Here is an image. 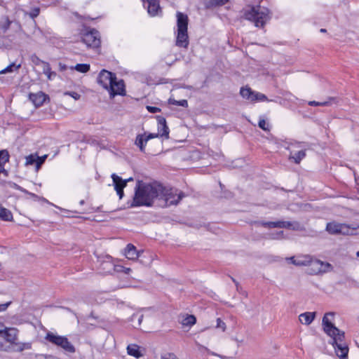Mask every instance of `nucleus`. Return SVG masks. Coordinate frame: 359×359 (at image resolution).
<instances>
[{
    "label": "nucleus",
    "instance_id": "nucleus-38",
    "mask_svg": "<svg viewBox=\"0 0 359 359\" xmlns=\"http://www.w3.org/2000/svg\"><path fill=\"white\" fill-rule=\"evenodd\" d=\"M30 60L34 65H40L41 64L43 65L45 61L41 60L35 53H33L30 55Z\"/></svg>",
    "mask_w": 359,
    "mask_h": 359
},
{
    "label": "nucleus",
    "instance_id": "nucleus-60",
    "mask_svg": "<svg viewBox=\"0 0 359 359\" xmlns=\"http://www.w3.org/2000/svg\"><path fill=\"white\" fill-rule=\"evenodd\" d=\"M24 349H25V346H23V344H22V345H21V346L19 347V348H18V350H19L20 351H23Z\"/></svg>",
    "mask_w": 359,
    "mask_h": 359
},
{
    "label": "nucleus",
    "instance_id": "nucleus-21",
    "mask_svg": "<svg viewBox=\"0 0 359 359\" xmlns=\"http://www.w3.org/2000/svg\"><path fill=\"white\" fill-rule=\"evenodd\" d=\"M282 228L291 229L294 231H302L304 229L303 226L299 222H285L283 221Z\"/></svg>",
    "mask_w": 359,
    "mask_h": 359
},
{
    "label": "nucleus",
    "instance_id": "nucleus-32",
    "mask_svg": "<svg viewBox=\"0 0 359 359\" xmlns=\"http://www.w3.org/2000/svg\"><path fill=\"white\" fill-rule=\"evenodd\" d=\"M196 323V318L194 315H187L182 320V325L184 326H192Z\"/></svg>",
    "mask_w": 359,
    "mask_h": 359
},
{
    "label": "nucleus",
    "instance_id": "nucleus-19",
    "mask_svg": "<svg viewBox=\"0 0 359 359\" xmlns=\"http://www.w3.org/2000/svg\"><path fill=\"white\" fill-rule=\"evenodd\" d=\"M125 255L129 259H135L140 256V252L133 244L129 243L125 248Z\"/></svg>",
    "mask_w": 359,
    "mask_h": 359
},
{
    "label": "nucleus",
    "instance_id": "nucleus-3",
    "mask_svg": "<svg viewBox=\"0 0 359 359\" xmlns=\"http://www.w3.org/2000/svg\"><path fill=\"white\" fill-rule=\"evenodd\" d=\"M176 17L177 27L176 46L182 48H187L189 45V18L187 14L180 11L177 12Z\"/></svg>",
    "mask_w": 359,
    "mask_h": 359
},
{
    "label": "nucleus",
    "instance_id": "nucleus-37",
    "mask_svg": "<svg viewBox=\"0 0 359 359\" xmlns=\"http://www.w3.org/2000/svg\"><path fill=\"white\" fill-rule=\"evenodd\" d=\"M40 13V8L39 7H34L31 9V11L27 13L25 12L26 15H28L32 19H34L36 18Z\"/></svg>",
    "mask_w": 359,
    "mask_h": 359
},
{
    "label": "nucleus",
    "instance_id": "nucleus-4",
    "mask_svg": "<svg viewBox=\"0 0 359 359\" xmlns=\"http://www.w3.org/2000/svg\"><path fill=\"white\" fill-rule=\"evenodd\" d=\"M334 315L332 312L326 313L322 320V325L324 332L331 337V344L335 345L339 343H345V333L344 331L340 330L337 328L332 322L329 320L328 316Z\"/></svg>",
    "mask_w": 359,
    "mask_h": 359
},
{
    "label": "nucleus",
    "instance_id": "nucleus-23",
    "mask_svg": "<svg viewBox=\"0 0 359 359\" xmlns=\"http://www.w3.org/2000/svg\"><path fill=\"white\" fill-rule=\"evenodd\" d=\"M337 97H330L325 102H316V101H310L309 102V105L310 106H329L331 105L332 103H337Z\"/></svg>",
    "mask_w": 359,
    "mask_h": 359
},
{
    "label": "nucleus",
    "instance_id": "nucleus-33",
    "mask_svg": "<svg viewBox=\"0 0 359 359\" xmlns=\"http://www.w3.org/2000/svg\"><path fill=\"white\" fill-rule=\"evenodd\" d=\"M43 73L48 76V79H51L52 75H56L55 72H51L50 65L47 62H43Z\"/></svg>",
    "mask_w": 359,
    "mask_h": 359
},
{
    "label": "nucleus",
    "instance_id": "nucleus-28",
    "mask_svg": "<svg viewBox=\"0 0 359 359\" xmlns=\"http://www.w3.org/2000/svg\"><path fill=\"white\" fill-rule=\"evenodd\" d=\"M309 262H311V257L305 256L303 257L297 258V260H294L293 264L298 266H309Z\"/></svg>",
    "mask_w": 359,
    "mask_h": 359
},
{
    "label": "nucleus",
    "instance_id": "nucleus-51",
    "mask_svg": "<svg viewBox=\"0 0 359 359\" xmlns=\"http://www.w3.org/2000/svg\"><path fill=\"white\" fill-rule=\"evenodd\" d=\"M25 194L29 195L34 200H38L39 198V196H37L36 194H35L34 193L29 192V191H28V193H25Z\"/></svg>",
    "mask_w": 359,
    "mask_h": 359
},
{
    "label": "nucleus",
    "instance_id": "nucleus-44",
    "mask_svg": "<svg viewBox=\"0 0 359 359\" xmlns=\"http://www.w3.org/2000/svg\"><path fill=\"white\" fill-rule=\"evenodd\" d=\"M216 327L222 329V331H225V330H226V324H225V323L223 320H221V318H218L217 319Z\"/></svg>",
    "mask_w": 359,
    "mask_h": 359
},
{
    "label": "nucleus",
    "instance_id": "nucleus-5",
    "mask_svg": "<svg viewBox=\"0 0 359 359\" xmlns=\"http://www.w3.org/2000/svg\"><path fill=\"white\" fill-rule=\"evenodd\" d=\"M307 143L305 142H290L286 148L290 150L289 159L296 164H299L301 161L306 156V149Z\"/></svg>",
    "mask_w": 359,
    "mask_h": 359
},
{
    "label": "nucleus",
    "instance_id": "nucleus-14",
    "mask_svg": "<svg viewBox=\"0 0 359 359\" xmlns=\"http://www.w3.org/2000/svg\"><path fill=\"white\" fill-rule=\"evenodd\" d=\"M156 119L158 121V133H159L160 137L168 139L170 130L167 126L165 118L161 116H157Z\"/></svg>",
    "mask_w": 359,
    "mask_h": 359
},
{
    "label": "nucleus",
    "instance_id": "nucleus-24",
    "mask_svg": "<svg viewBox=\"0 0 359 359\" xmlns=\"http://www.w3.org/2000/svg\"><path fill=\"white\" fill-rule=\"evenodd\" d=\"M254 92L255 91L249 87H242L240 90V94L243 98L253 102Z\"/></svg>",
    "mask_w": 359,
    "mask_h": 359
},
{
    "label": "nucleus",
    "instance_id": "nucleus-54",
    "mask_svg": "<svg viewBox=\"0 0 359 359\" xmlns=\"http://www.w3.org/2000/svg\"><path fill=\"white\" fill-rule=\"evenodd\" d=\"M6 326L4 325V323H0V335L1 334V333H3V332L6 329Z\"/></svg>",
    "mask_w": 359,
    "mask_h": 359
},
{
    "label": "nucleus",
    "instance_id": "nucleus-52",
    "mask_svg": "<svg viewBox=\"0 0 359 359\" xmlns=\"http://www.w3.org/2000/svg\"><path fill=\"white\" fill-rule=\"evenodd\" d=\"M111 180H123L121 177H119L115 173L111 175Z\"/></svg>",
    "mask_w": 359,
    "mask_h": 359
},
{
    "label": "nucleus",
    "instance_id": "nucleus-39",
    "mask_svg": "<svg viewBox=\"0 0 359 359\" xmlns=\"http://www.w3.org/2000/svg\"><path fill=\"white\" fill-rule=\"evenodd\" d=\"M258 126L264 131H269L270 130L269 124L264 119H260L259 121Z\"/></svg>",
    "mask_w": 359,
    "mask_h": 359
},
{
    "label": "nucleus",
    "instance_id": "nucleus-53",
    "mask_svg": "<svg viewBox=\"0 0 359 359\" xmlns=\"http://www.w3.org/2000/svg\"><path fill=\"white\" fill-rule=\"evenodd\" d=\"M38 200L41 201H43L44 203H46L48 204L53 205L52 203L49 202L46 198H45L43 197L39 196Z\"/></svg>",
    "mask_w": 359,
    "mask_h": 359
},
{
    "label": "nucleus",
    "instance_id": "nucleus-25",
    "mask_svg": "<svg viewBox=\"0 0 359 359\" xmlns=\"http://www.w3.org/2000/svg\"><path fill=\"white\" fill-rule=\"evenodd\" d=\"M21 67V63L16 64L15 62H12L6 68L0 71V74H7L12 73L14 72H18V69Z\"/></svg>",
    "mask_w": 359,
    "mask_h": 359
},
{
    "label": "nucleus",
    "instance_id": "nucleus-64",
    "mask_svg": "<svg viewBox=\"0 0 359 359\" xmlns=\"http://www.w3.org/2000/svg\"><path fill=\"white\" fill-rule=\"evenodd\" d=\"M84 203H85L84 200H81V201L79 202V204H80V205H84Z\"/></svg>",
    "mask_w": 359,
    "mask_h": 359
},
{
    "label": "nucleus",
    "instance_id": "nucleus-11",
    "mask_svg": "<svg viewBox=\"0 0 359 359\" xmlns=\"http://www.w3.org/2000/svg\"><path fill=\"white\" fill-rule=\"evenodd\" d=\"M108 91L111 97H114L116 95H125L126 87L123 80H117L116 78V81L113 82Z\"/></svg>",
    "mask_w": 359,
    "mask_h": 359
},
{
    "label": "nucleus",
    "instance_id": "nucleus-58",
    "mask_svg": "<svg viewBox=\"0 0 359 359\" xmlns=\"http://www.w3.org/2000/svg\"><path fill=\"white\" fill-rule=\"evenodd\" d=\"M123 269H124V270H123V271H124V272H125L126 273H129V271H130V268H123Z\"/></svg>",
    "mask_w": 359,
    "mask_h": 359
},
{
    "label": "nucleus",
    "instance_id": "nucleus-31",
    "mask_svg": "<svg viewBox=\"0 0 359 359\" xmlns=\"http://www.w3.org/2000/svg\"><path fill=\"white\" fill-rule=\"evenodd\" d=\"M90 65L86 63L76 64L74 67H72V69L81 73H87L90 70Z\"/></svg>",
    "mask_w": 359,
    "mask_h": 359
},
{
    "label": "nucleus",
    "instance_id": "nucleus-22",
    "mask_svg": "<svg viewBox=\"0 0 359 359\" xmlns=\"http://www.w3.org/2000/svg\"><path fill=\"white\" fill-rule=\"evenodd\" d=\"M127 353L128 355L139 358L142 356L141 351H140V346L136 344H130L127 347Z\"/></svg>",
    "mask_w": 359,
    "mask_h": 359
},
{
    "label": "nucleus",
    "instance_id": "nucleus-30",
    "mask_svg": "<svg viewBox=\"0 0 359 359\" xmlns=\"http://www.w3.org/2000/svg\"><path fill=\"white\" fill-rule=\"evenodd\" d=\"M320 264H322V261L317 259H313L311 257V262H309V266H311L312 271L316 274H319L320 272H318V269H320Z\"/></svg>",
    "mask_w": 359,
    "mask_h": 359
},
{
    "label": "nucleus",
    "instance_id": "nucleus-43",
    "mask_svg": "<svg viewBox=\"0 0 359 359\" xmlns=\"http://www.w3.org/2000/svg\"><path fill=\"white\" fill-rule=\"evenodd\" d=\"M65 95H69L73 97L74 100H78L81 97V95L74 91H67L65 93Z\"/></svg>",
    "mask_w": 359,
    "mask_h": 359
},
{
    "label": "nucleus",
    "instance_id": "nucleus-18",
    "mask_svg": "<svg viewBox=\"0 0 359 359\" xmlns=\"http://www.w3.org/2000/svg\"><path fill=\"white\" fill-rule=\"evenodd\" d=\"M316 312H305L299 316V320L302 324L310 325L315 319Z\"/></svg>",
    "mask_w": 359,
    "mask_h": 359
},
{
    "label": "nucleus",
    "instance_id": "nucleus-20",
    "mask_svg": "<svg viewBox=\"0 0 359 359\" xmlns=\"http://www.w3.org/2000/svg\"><path fill=\"white\" fill-rule=\"evenodd\" d=\"M112 185L114 187V189L116 191L119 198L121 199L124 196V188L127 186V183L129 181H112Z\"/></svg>",
    "mask_w": 359,
    "mask_h": 359
},
{
    "label": "nucleus",
    "instance_id": "nucleus-42",
    "mask_svg": "<svg viewBox=\"0 0 359 359\" xmlns=\"http://www.w3.org/2000/svg\"><path fill=\"white\" fill-rule=\"evenodd\" d=\"M283 231H278L275 233H271L269 235V238L271 239H280V238H282L283 237Z\"/></svg>",
    "mask_w": 359,
    "mask_h": 359
},
{
    "label": "nucleus",
    "instance_id": "nucleus-10",
    "mask_svg": "<svg viewBox=\"0 0 359 359\" xmlns=\"http://www.w3.org/2000/svg\"><path fill=\"white\" fill-rule=\"evenodd\" d=\"M47 157V155L39 156L36 153L31 154L25 158V165H35L36 170L38 171Z\"/></svg>",
    "mask_w": 359,
    "mask_h": 359
},
{
    "label": "nucleus",
    "instance_id": "nucleus-2",
    "mask_svg": "<svg viewBox=\"0 0 359 359\" xmlns=\"http://www.w3.org/2000/svg\"><path fill=\"white\" fill-rule=\"evenodd\" d=\"M245 19L253 22L257 27H263L270 19L269 10L261 6H250L243 13Z\"/></svg>",
    "mask_w": 359,
    "mask_h": 359
},
{
    "label": "nucleus",
    "instance_id": "nucleus-1",
    "mask_svg": "<svg viewBox=\"0 0 359 359\" xmlns=\"http://www.w3.org/2000/svg\"><path fill=\"white\" fill-rule=\"evenodd\" d=\"M184 196L182 191L177 193V189L168 188L159 181H151L148 183L137 181L135 194L130 207H151L154 199L163 200L166 206L177 205Z\"/></svg>",
    "mask_w": 359,
    "mask_h": 359
},
{
    "label": "nucleus",
    "instance_id": "nucleus-16",
    "mask_svg": "<svg viewBox=\"0 0 359 359\" xmlns=\"http://www.w3.org/2000/svg\"><path fill=\"white\" fill-rule=\"evenodd\" d=\"M8 342L14 343L17 339L18 330L14 327H6L1 334Z\"/></svg>",
    "mask_w": 359,
    "mask_h": 359
},
{
    "label": "nucleus",
    "instance_id": "nucleus-50",
    "mask_svg": "<svg viewBox=\"0 0 359 359\" xmlns=\"http://www.w3.org/2000/svg\"><path fill=\"white\" fill-rule=\"evenodd\" d=\"M25 194L29 195L34 200H38L39 198V196H37L36 194H35L34 193L29 192V191H28V193H25Z\"/></svg>",
    "mask_w": 359,
    "mask_h": 359
},
{
    "label": "nucleus",
    "instance_id": "nucleus-47",
    "mask_svg": "<svg viewBox=\"0 0 359 359\" xmlns=\"http://www.w3.org/2000/svg\"><path fill=\"white\" fill-rule=\"evenodd\" d=\"M11 304V302H6L5 304H0V311H6Z\"/></svg>",
    "mask_w": 359,
    "mask_h": 359
},
{
    "label": "nucleus",
    "instance_id": "nucleus-26",
    "mask_svg": "<svg viewBox=\"0 0 359 359\" xmlns=\"http://www.w3.org/2000/svg\"><path fill=\"white\" fill-rule=\"evenodd\" d=\"M0 219L4 221H11L13 215L9 210L0 206Z\"/></svg>",
    "mask_w": 359,
    "mask_h": 359
},
{
    "label": "nucleus",
    "instance_id": "nucleus-9",
    "mask_svg": "<svg viewBox=\"0 0 359 359\" xmlns=\"http://www.w3.org/2000/svg\"><path fill=\"white\" fill-rule=\"evenodd\" d=\"M116 75L106 69H102L97 76V83L104 89L109 90L113 82L116 81Z\"/></svg>",
    "mask_w": 359,
    "mask_h": 359
},
{
    "label": "nucleus",
    "instance_id": "nucleus-49",
    "mask_svg": "<svg viewBox=\"0 0 359 359\" xmlns=\"http://www.w3.org/2000/svg\"><path fill=\"white\" fill-rule=\"evenodd\" d=\"M243 163L242 159H238L236 161L233 162V167H241V163Z\"/></svg>",
    "mask_w": 359,
    "mask_h": 359
},
{
    "label": "nucleus",
    "instance_id": "nucleus-61",
    "mask_svg": "<svg viewBox=\"0 0 359 359\" xmlns=\"http://www.w3.org/2000/svg\"><path fill=\"white\" fill-rule=\"evenodd\" d=\"M231 279H232V280L235 283V284H236V287H238V282H236V280L234 278H231Z\"/></svg>",
    "mask_w": 359,
    "mask_h": 359
},
{
    "label": "nucleus",
    "instance_id": "nucleus-45",
    "mask_svg": "<svg viewBox=\"0 0 359 359\" xmlns=\"http://www.w3.org/2000/svg\"><path fill=\"white\" fill-rule=\"evenodd\" d=\"M147 109L149 112L152 113V114H155V113L161 111L160 108L156 107H153V106H147Z\"/></svg>",
    "mask_w": 359,
    "mask_h": 359
},
{
    "label": "nucleus",
    "instance_id": "nucleus-27",
    "mask_svg": "<svg viewBox=\"0 0 359 359\" xmlns=\"http://www.w3.org/2000/svg\"><path fill=\"white\" fill-rule=\"evenodd\" d=\"M145 140V137L142 134H139L137 135L135 139V144L140 148L141 151H144L145 146L147 142Z\"/></svg>",
    "mask_w": 359,
    "mask_h": 359
},
{
    "label": "nucleus",
    "instance_id": "nucleus-29",
    "mask_svg": "<svg viewBox=\"0 0 359 359\" xmlns=\"http://www.w3.org/2000/svg\"><path fill=\"white\" fill-rule=\"evenodd\" d=\"M258 224H261L264 227L268 228H282L283 221L277 222H258Z\"/></svg>",
    "mask_w": 359,
    "mask_h": 359
},
{
    "label": "nucleus",
    "instance_id": "nucleus-55",
    "mask_svg": "<svg viewBox=\"0 0 359 359\" xmlns=\"http://www.w3.org/2000/svg\"><path fill=\"white\" fill-rule=\"evenodd\" d=\"M229 0H218V4H221V5H223L224 4H226Z\"/></svg>",
    "mask_w": 359,
    "mask_h": 359
},
{
    "label": "nucleus",
    "instance_id": "nucleus-57",
    "mask_svg": "<svg viewBox=\"0 0 359 359\" xmlns=\"http://www.w3.org/2000/svg\"><path fill=\"white\" fill-rule=\"evenodd\" d=\"M288 259L291 262L292 264H293L294 260H297V259H295L294 257H291L288 258Z\"/></svg>",
    "mask_w": 359,
    "mask_h": 359
},
{
    "label": "nucleus",
    "instance_id": "nucleus-34",
    "mask_svg": "<svg viewBox=\"0 0 359 359\" xmlns=\"http://www.w3.org/2000/svg\"><path fill=\"white\" fill-rule=\"evenodd\" d=\"M333 266L328 262H322V264H320V269H318V272L320 273H327L332 271Z\"/></svg>",
    "mask_w": 359,
    "mask_h": 359
},
{
    "label": "nucleus",
    "instance_id": "nucleus-7",
    "mask_svg": "<svg viewBox=\"0 0 359 359\" xmlns=\"http://www.w3.org/2000/svg\"><path fill=\"white\" fill-rule=\"evenodd\" d=\"M326 231L333 235H351L353 234L355 229L351 228L346 224L337 223L335 222H329L326 226Z\"/></svg>",
    "mask_w": 359,
    "mask_h": 359
},
{
    "label": "nucleus",
    "instance_id": "nucleus-46",
    "mask_svg": "<svg viewBox=\"0 0 359 359\" xmlns=\"http://www.w3.org/2000/svg\"><path fill=\"white\" fill-rule=\"evenodd\" d=\"M144 137H145L144 140H147L148 142L149 140L160 137V135H159V133H149L147 136H144Z\"/></svg>",
    "mask_w": 359,
    "mask_h": 359
},
{
    "label": "nucleus",
    "instance_id": "nucleus-63",
    "mask_svg": "<svg viewBox=\"0 0 359 359\" xmlns=\"http://www.w3.org/2000/svg\"><path fill=\"white\" fill-rule=\"evenodd\" d=\"M320 32H322V33H325V32H327V30H326L325 29H323V28L320 29Z\"/></svg>",
    "mask_w": 359,
    "mask_h": 359
},
{
    "label": "nucleus",
    "instance_id": "nucleus-6",
    "mask_svg": "<svg viewBox=\"0 0 359 359\" xmlns=\"http://www.w3.org/2000/svg\"><path fill=\"white\" fill-rule=\"evenodd\" d=\"M45 339L62 348L65 352L73 353L76 351L75 347L66 337L60 336L51 332H48L45 337Z\"/></svg>",
    "mask_w": 359,
    "mask_h": 359
},
{
    "label": "nucleus",
    "instance_id": "nucleus-41",
    "mask_svg": "<svg viewBox=\"0 0 359 359\" xmlns=\"http://www.w3.org/2000/svg\"><path fill=\"white\" fill-rule=\"evenodd\" d=\"M8 186L11 188H15L16 189H18L20 191H21L22 192H24V193H28V191L24 188H22V187L18 185L17 184L13 182H8Z\"/></svg>",
    "mask_w": 359,
    "mask_h": 359
},
{
    "label": "nucleus",
    "instance_id": "nucleus-13",
    "mask_svg": "<svg viewBox=\"0 0 359 359\" xmlns=\"http://www.w3.org/2000/svg\"><path fill=\"white\" fill-rule=\"evenodd\" d=\"M29 99L36 107H39L46 102V100H49V97L46 93L39 91L36 93H29Z\"/></svg>",
    "mask_w": 359,
    "mask_h": 359
},
{
    "label": "nucleus",
    "instance_id": "nucleus-17",
    "mask_svg": "<svg viewBox=\"0 0 359 359\" xmlns=\"http://www.w3.org/2000/svg\"><path fill=\"white\" fill-rule=\"evenodd\" d=\"M10 155L6 149L0 150V174L4 173V176H8V171L4 168L5 164L8 162Z\"/></svg>",
    "mask_w": 359,
    "mask_h": 359
},
{
    "label": "nucleus",
    "instance_id": "nucleus-36",
    "mask_svg": "<svg viewBox=\"0 0 359 359\" xmlns=\"http://www.w3.org/2000/svg\"><path fill=\"white\" fill-rule=\"evenodd\" d=\"M253 98H254L253 102H255V101L264 102V101L268 100L267 97L264 94H262V93H258V92H254Z\"/></svg>",
    "mask_w": 359,
    "mask_h": 359
},
{
    "label": "nucleus",
    "instance_id": "nucleus-62",
    "mask_svg": "<svg viewBox=\"0 0 359 359\" xmlns=\"http://www.w3.org/2000/svg\"><path fill=\"white\" fill-rule=\"evenodd\" d=\"M60 66L62 69H66L65 65H62L61 63H60Z\"/></svg>",
    "mask_w": 359,
    "mask_h": 359
},
{
    "label": "nucleus",
    "instance_id": "nucleus-12",
    "mask_svg": "<svg viewBox=\"0 0 359 359\" xmlns=\"http://www.w3.org/2000/svg\"><path fill=\"white\" fill-rule=\"evenodd\" d=\"M144 6L147 9L148 13L151 16L158 15L162 13L161 8L159 4V0H142Z\"/></svg>",
    "mask_w": 359,
    "mask_h": 359
},
{
    "label": "nucleus",
    "instance_id": "nucleus-48",
    "mask_svg": "<svg viewBox=\"0 0 359 359\" xmlns=\"http://www.w3.org/2000/svg\"><path fill=\"white\" fill-rule=\"evenodd\" d=\"M168 358L166 356H161V359H178L174 353H169Z\"/></svg>",
    "mask_w": 359,
    "mask_h": 359
},
{
    "label": "nucleus",
    "instance_id": "nucleus-35",
    "mask_svg": "<svg viewBox=\"0 0 359 359\" xmlns=\"http://www.w3.org/2000/svg\"><path fill=\"white\" fill-rule=\"evenodd\" d=\"M169 104L176 105V106H180L183 107H188V102L187 100H176L175 99L170 98L168 100Z\"/></svg>",
    "mask_w": 359,
    "mask_h": 359
},
{
    "label": "nucleus",
    "instance_id": "nucleus-15",
    "mask_svg": "<svg viewBox=\"0 0 359 359\" xmlns=\"http://www.w3.org/2000/svg\"><path fill=\"white\" fill-rule=\"evenodd\" d=\"M332 346L337 355L340 359H348V347L345 343H339Z\"/></svg>",
    "mask_w": 359,
    "mask_h": 359
},
{
    "label": "nucleus",
    "instance_id": "nucleus-40",
    "mask_svg": "<svg viewBox=\"0 0 359 359\" xmlns=\"http://www.w3.org/2000/svg\"><path fill=\"white\" fill-rule=\"evenodd\" d=\"M11 22L7 20L5 22L0 25V33H5L9 28Z\"/></svg>",
    "mask_w": 359,
    "mask_h": 359
},
{
    "label": "nucleus",
    "instance_id": "nucleus-59",
    "mask_svg": "<svg viewBox=\"0 0 359 359\" xmlns=\"http://www.w3.org/2000/svg\"><path fill=\"white\" fill-rule=\"evenodd\" d=\"M224 197L225 198L231 197V192H228L226 194L224 195Z\"/></svg>",
    "mask_w": 359,
    "mask_h": 359
},
{
    "label": "nucleus",
    "instance_id": "nucleus-56",
    "mask_svg": "<svg viewBox=\"0 0 359 359\" xmlns=\"http://www.w3.org/2000/svg\"><path fill=\"white\" fill-rule=\"evenodd\" d=\"M23 346H25V348H30L31 346L29 344H23Z\"/></svg>",
    "mask_w": 359,
    "mask_h": 359
},
{
    "label": "nucleus",
    "instance_id": "nucleus-8",
    "mask_svg": "<svg viewBox=\"0 0 359 359\" xmlns=\"http://www.w3.org/2000/svg\"><path fill=\"white\" fill-rule=\"evenodd\" d=\"M82 41L93 48H99L101 43L100 32L95 29H90L82 36Z\"/></svg>",
    "mask_w": 359,
    "mask_h": 359
}]
</instances>
